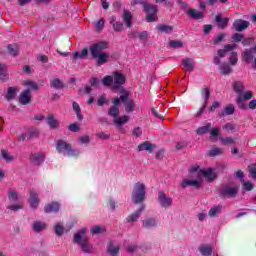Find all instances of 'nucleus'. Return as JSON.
Listing matches in <instances>:
<instances>
[{"label": "nucleus", "instance_id": "obj_21", "mask_svg": "<svg viewBox=\"0 0 256 256\" xmlns=\"http://www.w3.org/2000/svg\"><path fill=\"white\" fill-rule=\"evenodd\" d=\"M50 87L52 89H56V90L65 89V83L63 82V80H61L57 77H54V78L50 79Z\"/></svg>", "mask_w": 256, "mask_h": 256}, {"label": "nucleus", "instance_id": "obj_41", "mask_svg": "<svg viewBox=\"0 0 256 256\" xmlns=\"http://www.w3.org/2000/svg\"><path fill=\"white\" fill-rule=\"evenodd\" d=\"M7 49H8V53L12 57H17V55H19V46H17V44H9Z\"/></svg>", "mask_w": 256, "mask_h": 256}, {"label": "nucleus", "instance_id": "obj_5", "mask_svg": "<svg viewBox=\"0 0 256 256\" xmlns=\"http://www.w3.org/2000/svg\"><path fill=\"white\" fill-rule=\"evenodd\" d=\"M144 13H146V21L148 23H154L159 18L157 17V13H159V6L151 3H147L143 8Z\"/></svg>", "mask_w": 256, "mask_h": 256}, {"label": "nucleus", "instance_id": "obj_11", "mask_svg": "<svg viewBox=\"0 0 256 256\" xmlns=\"http://www.w3.org/2000/svg\"><path fill=\"white\" fill-rule=\"evenodd\" d=\"M250 25L251 23H249V21L243 19H236L232 24V29H234L236 33H241L243 31H246V29H249Z\"/></svg>", "mask_w": 256, "mask_h": 256}, {"label": "nucleus", "instance_id": "obj_43", "mask_svg": "<svg viewBox=\"0 0 256 256\" xmlns=\"http://www.w3.org/2000/svg\"><path fill=\"white\" fill-rule=\"evenodd\" d=\"M207 155H209V157H217L219 155H223V150H222V148H219V147H212L207 152Z\"/></svg>", "mask_w": 256, "mask_h": 256}, {"label": "nucleus", "instance_id": "obj_7", "mask_svg": "<svg viewBox=\"0 0 256 256\" xmlns=\"http://www.w3.org/2000/svg\"><path fill=\"white\" fill-rule=\"evenodd\" d=\"M239 195V186L224 185L220 191V197H227L228 199H235Z\"/></svg>", "mask_w": 256, "mask_h": 256}, {"label": "nucleus", "instance_id": "obj_61", "mask_svg": "<svg viewBox=\"0 0 256 256\" xmlns=\"http://www.w3.org/2000/svg\"><path fill=\"white\" fill-rule=\"evenodd\" d=\"M231 65H237V62L239 61V58L237 56V52H232L229 58Z\"/></svg>", "mask_w": 256, "mask_h": 256}, {"label": "nucleus", "instance_id": "obj_36", "mask_svg": "<svg viewBox=\"0 0 256 256\" xmlns=\"http://www.w3.org/2000/svg\"><path fill=\"white\" fill-rule=\"evenodd\" d=\"M157 31L160 33H173V26L167 24H159L156 26Z\"/></svg>", "mask_w": 256, "mask_h": 256}, {"label": "nucleus", "instance_id": "obj_8", "mask_svg": "<svg viewBox=\"0 0 256 256\" xmlns=\"http://www.w3.org/2000/svg\"><path fill=\"white\" fill-rule=\"evenodd\" d=\"M237 45L235 44H226L224 46V49H219L218 50V56H215L213 59V62L215 65H221V59L229 53V51H233V49H236Z\"/></svg>", "mask_w": 256, "mask_h": 256}, {"label": "nucleus", "instance_id": "obj_44", "mask_svg": "<svg viewBox=\"0 0 256 256\" xmlns=\"http://www.w3.org/2000/svg\"><path fill=\"white\" fill-rule=\"evenodd\" d=\"M108 253L111 256H118L119 255V246H114L113 242L108 243Z\"/></svg>", "mask_w": 256, "mask_h": 256}, {"label": "nucleus", "instance_id": "obj_3", "mask_svg": "<svg viewBox=\"0 0 256 256\" xmlns=\"http://www.w3.org/2000/svg\"><path fill=\"white\" fill-rule=\"evenodd\" d=\"M56 151H58V153H63L68 157H79L81 154L79 150L74 149L73 146L65 140H58L56 142Z\"/></svg>", "mask_w": 256, "mask_h": 256}, {"label": "nucleus", "instance_id": "obj_48", "mask_svg": "<svg viewBox=\"0 0 256 256\" xmlns=\"http://www.w3.org/2000/svg\"><path fill=\"white\" fill-rule=\"evenodd\" d=\"M200 253H202L204 256H210L213 253V247L210 245H204L200 247Z\"/></svg>", "mask_w": 256, "mask_h": 256}, {"label": "nucleus", "instance_id": "obj_28", "mask_svg": "<svg viewBox=\"0 0 256 256\" xmlns=\"http://www.w3.org/2000/svg\"><path fill=\"white\" fill-rule=\"evenodd\" d=\"M155 145L151 144L149 141H145L138 146V151H148V153H153Z\"/></svg>", "mask_w": 256, "mask_h": 256}, {"label": "nucleus", "instance_id": "obj_40", "mask_svg": "<svg viewBox=\"0 0 256 256\" xmlns=\"http://www.w3.org/2000/svg\"><path fill=\"white\" fill-rule=\"evenodd\" d=\"M8 201H10V203H18L19 193L15 190L8 191Z\"/></svg>", "mask_w": 256, "mask_h": 256}, {"label": "nucleus", "instance_id": "obj_31", "mask_svg": "<svg viewBox=\"0 0 256 256\" xmlns=\"http://www.w3.org/2000/svg\"><path fill=\"white\" fill-rule=\"evenodd\" d=\"M233 91L237 93V95H241L245 91V84L241 81H234L232 84Z\"/></svg>", "mask_w": 256, "mask_h": 256}, {"label": "nucleus", "instance_id": "obj_63", "mask_svg": "<svg viewBox=\"0 0 256 256\" xmlns=\"http://www.w3.org/2000/svg\"><path fill=\"white\" fill-rule=\"evenodd\" d=\"M225 37H226L225 33L219 34L216 38H214L213 45H219V43H221L223 39H225Z\"/></svg>", "mask_w": 256, "mask_h": 256}, {"label": "nucleus", "instance_id": "obj_15", "mask_svg": "<svg viewBox=\"0 0 256 256\" xmlns=\"http://www.w3.org/2000/svg\"><path fill=\"white\" fill-rule=\"evenodd\" d=\"M184 12L186 13V15H188V17H190V19L199 20L205 17V14L203 12L195 8H187L186 10H184Z\"/></svg>", "mask_w": 256, "mask_h": 256}, {"label": "nucleus", "instance_id": "obj_45", "mask_svg": "<svg viewBox=\"0 0 256 256\" xmlns=\"http://www.w3.org/2000/svg\"><path fill=\"white\" fill-rule=\"evenodd\" d=\"M108 115L110 117H113L114 121L115 119L119 118V106H111L108 110Z\"/></svg>", "mask_w": 256, "mask_h": 256}, {"label": "nucleus", "instance_id": "obj_17", "mask_svg": "<svg viewBox=\"0 0 256 256\" xmlns=\"http://www.w3.org/2000/svg\"><path fill=\"white\" fill-rule=\"evenodd\" d=\"M143 211H145V204H142L138 210L126 218L127 223H135L136 221H139V217H141Z\"/></svg>", "mask_w": 256, "mask_h": 256}, {"label": "nucleus", "instance_id": "obj_56", "mask_svg": "<svg viewBox=\"0 0 256 256\" xmlns=\"http://www.w3.org/2000/svg\"><path fill=\"white\" fill-rule=\"evenodd\" d=\"M65 231V228L63 227V225H61V223H57L55 225V233L56 235H58V237H61V235H63Z\"/></svg>", "mask_w": 256, "mask_h": 256}, {"label": "nucleus", "instance_id": "obj_4", "mask_svg": "<svg viewBox=\"0 0 256 256\" xmlns=\"http://www.w3.org/2000/svg\"><path fill=\"white\" fill-rule=\"evenodd\" d=\"M145 184L141 182H137L134 185V189L132 191V201L136 205H139V203H143L145 201V195L147 194V191L145 190Z\"/></svg>", "mask_w": 256, "mask_h": 256}, {"label": "nucleus", "instance_id": "obj_35", "mask_svg": "<svg viewBox=\"0 0 256 256\" xmlns=\"http://www.w3.org/2000/svg\"><path fill=\"white\" fill-rule=\"evenodd\" d=\"M32 229L33 231H36V233H41V231L47 229V224H45V222L35 221L32 225Z\"/></svg>", "mask_w": 256, "mask_h": 256}, {"label": "nucleus", "instance_id": "obj_47", "mask_svg": "<svg viewBox=\"0 0 256 256\" xmlns=\"http://www.w3.org/2000/svg\"><path fill=\"white\" fill-rule=\"evenodd\" d=\"M39 133V129L32 128L27 132V139H37V137H39Z\"/></svg>", "mask_w": 256, "mask_h": 256}, {"label": "nucleus", "instance_id": "obj_33", "mask_svg": "<svg viewBox=\"0 0 256 256\" xmlns=\"http://www.w3.org/2000/svg\"><path fill=\"white\" fill-rule=\"evenodd\" d=\"M215 22L218 23L219 29H225L229 24V18H223L221 15H216Z\"/></svg>", "mask_w": 256, "mask_h": 256}, {"label": "nucleus", "instance_id": "obj_57", "mask_svg": "<svg viewBox=\"0 0 256 256\" xmlns=\"http://www.w3.org/2000/svg\"><path fill=\"white\" fill-rule=\"evenodd\" d=\"M147 0H131V7H136V5H142L143 9L147 5Z\"/></svg>", "mask_w": 256, "mask_h": 256}, {"label": "nucleus", "instance_id": "obj_25", "mask_svg": "<svg viewBox=\"0 0 256 256\" xmlns=\"http://www.w3.org/2000/svg\"><path fill=\"white\" fill-rule=\"evenodd\" d=\"M30 161L31 163H33V165H41V163L45 161V154L43 153L33 154L30 157Z\"/></svg>", "mask_w": 256, "mask_h": 256}, {"label": "nucleus", "instance_id": "obj_32", "mask_svg": "<svg viewBox=\"0 0 256 256\" xmlns=\"http://www.w3.org/2000/svg\"><path fill=\"white\" fill-rule=\"evenodd\" d=\"M182 64L186 71H193L195 69V60L192 58H185L182 60Z\"/></svg>", "mask_w": 256, "mask_h": 256}, {"label": "nucleus", "instance_id": "obj_54", "mask_svg": "<svg viewBox=\"0 0 256 256\" xmlns=\"http://www.w3.org/2000/svg\"><path fill=\"white\" fill-rule=\"evenodd\" d=\"M1 157L2 159H5V161H7L8 163H11V161H13V156H10L7 150H1Z\"/></svg>", "mask_w": 256, "mask_h": 256}, {"label": "nucleus", "instance_id": "obj_38", "mask_svg": "<svg viewBox=\"0 0 256 256\" xmlns=\"http://www.w3.org/2000/svg\"><path fill=\"white\" fill-rule=\"evenodd\" d=\"M201 95L204 98V107H207V103H209V99L211 98V90L208 87L202 88Z\"/></svg>", "mask_w": 256, "mask_h": 256}, {"label": "nucleus", "instance_id": "obj_16", "mask_svg": "<svg viewBox=\"0 0 256 256\" xmlns=\"http://www.w3.org/2000/svg\"><path fill=\"white\" fill-rule=\"evenodd\" d=\"M31 103V89L27 88L22 91L19 96V104L20 105H29Z\"/></svg>", "mask_w": 256, "mask_h": 256}, {"label": "nucleus", "instance_id": "obj_13", "mask_svg": "<svg viewBox=\"0 0 256 256\" xmlns=\"http://www.w3.org/2000/svg\"><path fill=\"white\" fill-rule=\"evenodd\" d=\"M198 174L204 176V179H206V181L209 183H213V181L217 179V172H215V169L213 168L199 170Z\"/></svg>", "mask_w": 256, "mask_h": 256}, {"label": "nucleus", "instance_id": "obj_49", "mask_svg": "<svg viewBox=\"0 0 256 256\" xmlns=\"http://www.w3.org/2000/svg\"><path fill=\"white\" fill-rule=\"evenodd\" d=\"M232 71L233 70L231 69V66H229V64H224L220 66V73L222 75H231Z\"/></svg>", "mask_w": 256, "mask_h": 256}, {"label": "nucleus", "instance_id": "obj_10", "mask_svg": "<svg viewBox=\"0 0 256 256\" xmlns=\"http://www.w3.org/2000/svg\"><path fill=\"white\" fill-rule=\"evenodd\" d=\"M182 189H187V187H195V189H201L203 187V178L198 177L196 180L184 179L181 183Z\"/></svg>", "mask_w": 256, "mask_h": 256}, {"label": "nucleus", "instance_id": "obj_34", "mask_svg": "<svg viewBox=\"0 0 256 256\" xmlns=\"http://www.w3.org/2000/svg\"><path fill=\"white\" fill-rule=\"evenodd\" d=\"M0 81H9V72H7V66L0 63Z\"/></svg>", "mask_w": 256, "mask_h": 256}, {"label": "nucleus", "instance_id": "obj_23", "mask_svg": "<svg viewBox=\"0 0 256 256\" xmlns=\"http://www.w3.org/2000/svg\"><path fill=\"white\" fill-rule=\"evenodd\" d=\"M110 23L112 24L114 31L121 33V31L124 30L123 22L117 21V18L115 16L111 17Z\"/></svg>", "mask_w": 256, "mask_h": 256}, {"label": "nucleus", "instance_id": "obj_26", "mask_svg": "<svg viewBox=\"0 0 256 256\" xmlns=\"http://www.w3.org/2000/svg\"><path fill=\"white\" fill-rule=\"evenodd\" d=\"M17 93H19V88L9 87L5 96L6 101H13L17 97Z\"/></svg>", "mask_w": 256, "mask_h": 256}, {"label": "nucleus", "instance_id": "obj_18", "mask_svg": "<svg viewBox=\"0 0 256 256\" xmlns=\"http://www.w3.org/2000/svg\"><path fill=\"white\" fill-rule=\"evenodd\" d=\"M255 47H252L250 49H245L242 52V59L243 61H245L246 63H251V61H253V59H255Z\"/></svg>", "mask_w": 256, "mask_h": 256}, {"label": "nucleus", "instance_id": "obj_22", "mask_svg": "<svg viewBox=\"0 0 256 256\" xmlns=\"http://www.w3.org/2000/svg\"><path fill=\"white\" fill-rule=\"evenodd\" d=\"M30 206L32 209H37L39 207V195L35 190H30Z\"/></svg>", "mask_w": 256, "mask_h": 256}, {"label": "nucleus", "instance_id": "obj_42", "mask_svg": "<svg viewBox=\"0 0 256 256\" xmlns=\"http://www.w3.org/2000/svg\"><path fill=\"white\" fill-rule=\"evenodd\" d=\"M221 211H223V206L221 205H217V206H213L208 215L209 217H217V215H219V213H221Z\"/></svg>", "mask_w": 256, "mask_h": 256}, {"label": "nucleus", "instance_id": "obj_58", "mask_svg": "<svg viewBox=\"0 0 256 256\" xmlns=\"http://www.w3.org/2000/svg\"><path fill=\"white\" fill-rule=\"evenodd\" d=\"M80 145H89L91 143V138L89 135H84L79 138Z\"/></svg>", "mask_w": 256, "mask_h": 256}, {"label": "nucleus", "instance_id": "obj_55", "mask_svg": "<svg viewBox=\"0 0 256 256\" xmlns=\"http://www.w3.org/2000/svg\"><path fill=\"white\" fill-rule=\"evenodd\" d=\"M129 122V116H123L122 118H117L114 120V123H116V125H119L121 127V125L125 124Z\"/></svg>", "mask_w": 256, "mask_h": 256}, {"label": "nucleus", "instance_id": "obj_24", "mask_svg": "<svg viewBox=\"0 0 256 256\" xmlns=\"http://www.w3.org/2000/svg\"><path fill=\"white\" fill-rule=\"evenodd\" d=\"M142 227L144 229H155V227H157V219L148 218V219L142 221Z\"/></svg>", "mask_w": 256, "mask_h": 256}, {"label": "nucleus", "instance_id": "obj_51", "mask_svg": "<svg viewBox=\"0 0 256 256\" xmlns=\"http://www.w3.org/2000/svg\"><path fill=\"white\" fill-rule=\"evenodd\" d=\"M72 107L73 110L76 112L79 121H82L83 115L81 114V107L79 106V104L77 102H73Z\"/></svg>", "mask_w": 256, "mask_h": 256}, {"label": "nucleus", "instance_id": "obj_29", "mask_svg": "<svg viewBox=\"0 0 256 256\" xmlns=\"http://www.w3.org/2000/svg\"><path fill=\"white\" fill-rule=\"evenodd\" d=\"M89 56V48H84L81 52H73L72 59H87Z\"/></svg>", "mask_w": 256, "mask_h": 256}, {"label": "nucleus", "instance_id": "obj_53", "mask_svg": "<svg viewBox=\"0 0 256 256\" xmlns=\"http://www.w3.org/2000/svg\"><path fill=\"white\" fill-rule=\"evenodd\" d=\"M24 85H25V87L32 88L34 91H38V89H39V85L37 83H35V81H31V80L25 81Z\"/></svg>", "mask_w": 256, "mask_h": 256}, {"label": "nucleus", "instance_id": "obj_59", "mask_svg": "<svg viewBox=\"0 0 256 256\" xmlns=\"http://www.w3.org/2000/svg\"><path fill=\"white\" fill-rule=\"evenodd\" d=\"M220 141L221 143H225V145H235V139H233L232 137H220Z\"/></svg>", "mask_w": 256, "mask_h": 256}, {"label": "nucleus", "instance_id": "obj_64", "mask_svg": "<svg viewBox=\"0 0 256 256\" xmlns=\"http://www.w3.org/2000/svg\"><path fill=\"white\" fill-rule=\"evenodd\" d=\"M249 173L252 179H256V164H252L249 166Z\"/></svg>", "mask_w": 256, "mask_h": 256}, {"label": "nucleus", "instance_id": "obj_2", "mask_svg": "<svg viewBox=\"0 0 256 256\" xmlns=\"http://www.w3.org/2000/svg\"><path fill=\"white\" fill-rule=\"evenodd\" d=\"M85 233H87V229L83 228L75 234L74 243H77L81 247L83 253L91 254L93 253V246L87 241Z\"/></svg>", "mask_w": 256, "mask_h": 256}, {"label": "nucleus", "instance_id": "obj_19", "mask_svg": "<svg viewBox=\"0 0 256 256\" xmlns=\"http://www.w3.org/2000/svg\"><path fill=\"white\" fill-rule=\"evenodd\" d=\"M46 122L51 129L57 130L60 127V122L57 118H55L54 114H48Z\"/></svg>", "mask_w": 256, "mask_h": 256}, {"label": "nucleus", "instance_id": "obj_9", "mask_svg": "<svg viewBox=\"0 0 256 256\" xmlns=\"http://www.w3.org/2000/svg\"><path fill=\"white\" fill-rule=\"evenodd\" d=\"M249 99H253V93L251 91L243 92L236 98V103L239 107V109H247V104L245 101H249Z\"/></svg>", "mask_w": 256, "mask_h": 256}, {"label": "nucleus", "instance_id": "obj_20", "mask_svg": "<svg viewBox=\"0 0 256 256\" xmlns=\"http://www.w3.org/2000/svg\"><path fill=\"white\" fill-rule=\"evenodd\" d=\"M61 209V204L57 202H52L44 207L45 213H57Z\"/></svg>", "mask_w": 256, "mask_h": 256}, {"label": "nucleus", "instance_id": "obj_27", "mask_svg": "<svg viewBox=\"0 0 256 256\" xmlns=\"http://www.w3.org/2000/svg\"><path fill=\"white\" fill-rule=\"evenodd\" d=\"M122 18L126 23V27L131 28L133 25V15L131 14V11L124 10Z\"/></svg>", "mask_w": 256, "mask_h": 256}, {"label": "nucleus", "instance_id": "obj_30", "mask_svg": "<svg viewBox=\"0 0 256 256\" xmlns=\"http://www.w3.org/2000/svg\"><path fill=\"white\" fill-rule=\"evenodd\" d=\"M233 113H235V106L228 104L223 111L219 112V117H227L228 115H233Z\"/></svg>", "mask_w": 256, "mask_h": 256}, {"label": "nucleus", "instance_id": "obj_52", "mask_svg": "<svg viewBox=\"0 0 256 256\" xmlns=\"http://www.w3.org/2000/svg\"><path fill=\"white\" fill-rule=\"evenodd\" d=\"M170 47H172V49H181L183 42L181 40H172L170 41Z\"/></svg>", "mask_w": 256, "mask_h": 256}, {"label": "nucleus", "instance_id": "obj_1", "mask_svg": "<svg viewBox=\"0 0 256 256\" xmlns=\"http://www.w3.org/2000/svg\"><path fill=\"white\" fill-rule=\"evenodd\" d=\"M107 49V42H98L89 47L92 59H96L98 67L109 61V54L103 52Z\"/></svg>", "mask_w": 256, "mask_h": 256}, {"label": "nucleus", "instance_id": "obj_46", "mask_svg": "<svg viewBox=\"0 0 256 256\" xmlns=\"http://www.w3.org/2000/svg\"><path fill=\"white\" fill-rule=\"evenodd\" d=\"M106 231L107 230L103 226H93L92 228H90V233L92 235H101V234L105 233Z\"/></svg>", "mask_w": 256, "mask_h": 256}, {"label": "nucleus", "instance_id": "obj_37", "mask_svg": "<svg viewBox=\"0 0 256 256\" xmlns=\"http://www.w3.org/2000/svg\"><path fill=\"white\" fill-rule=\"evenodd\" d=\"M211 127H213V124L207 123L205 126H201L196 130V135H205L211 131Z\"/></svg>", "mask_w": 256, "mask_h": 256}, {"label": "nucleus", "instance_id": "obj_62", "mask_svg": "<svg viewBox=\"0 0 256 256\" xmlns=\"http://www.w3.org/2000/svg\"><path fill=\"white\" fill-rule=\"evenodd\" d=\"M102 83L104 86H109L114 83L113 76H105L102 80Z\"/></svg>", "mask_w": 256, "mask_h": 256}, {"label": "nucleus", "instance_id": "obj_39", "mask_svg": "<svg viewBox=\"0 0 256 256\" xmlns=\"http://www.w3.org/2000/svg\"><path fill=\"white\" fill-rule=\"evenodd\" d=\"M222 129L223 131H227V133H235V131H239V127L234 123H226Z\"/></svg>", "mask_w": 256, "mask_h": 256}, {"label": "nucleus", "instance_id": "obj_60", "mask_svg": "<svg viewBox=\"0 0 256 256\" xmlns=\"http://www.w3.org/2000/svg\"><path fill=\"white\" fill-rule=\"evenodd\" d=\"M151 111L152 115H154L156 119H164V116L161 115V110L159 108L152 107Z\"/></svg>", "mask_w": 256, "mask_h": 256}, {"label": "nucleus", "instance_id": "obj_50", "mask_svg": "<svg viewBox=\"0 0 256 256\" xmlns=\"http://www.w3.org/2000/svg\"><path fill=\"white\" fill-rule=\"evenodd\" d=\"M7 209H9L10 211H21V209H23V204L19 203V202H14V204H10L7 206Z\"/></svg>", "mask_w": 256, "mask_h": 256}, {"label": "nucleus", "instance_id": "obj_12", "mask_svg": "<svg viewBox=\"0 0 256 256\" xmlns=\"http://www.w3.org/2000/svg\"><path fill=\"white\" fill-rule=\"evenodd\" d=\"M121 102L124 103L127 113H131L135 109V103L129 99V92H124L120 96Z\"/></svg>", "mask_w": 256, "mask_h": 256}, {"label": "nucleus", "instance_id": "obj_6", "mask_svg": "<svg viewBox=\"0 0 256 256\" xmlns=\"http://www.w3.org/2000/svg\"><path fill=\"white\" fill-rule=\"evenodd\" d=\"M113 77V89H119L120 93H127V90L123 87L125 85V82L127 81V78L125 77V74H121L119 72H114Z\"/></svg>", "mask_w": 256, "mask_h": 256}, {"label": "nucleus", "instance_id": "obj_14", "mask_svg": "<svg viewBox=\"0 0 256 256\" xmlns=\"http://www.w3.org/2000/svg\"><path fill=\"white\" fill-rule=\"evenodd\" d=\"M158 201H159L161 207H164L165 209H167L173 205V198H171L170 196L165 194V192H159Z\"/></svg>", "mask_w": 256, "mask_h": 256}]
</instances>
